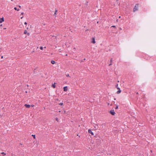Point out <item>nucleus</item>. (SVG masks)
<instances>
[{"label":"nucleus","instance_id":"obj_1","mask_svg":"<svg viewBox=\"0 0 156 156\" xmlns=\"http://www.w3.org/2000/svg\"><path fill=\"white\" fill-rule=\"evenodd\" d=\"M138 9V5L137 4H136L135 6L133 9V12H135V11H137Z\"/></svg>","mask_w":156,"mask_h":156},{"label":"nucleus","instance_id":"obj_2","mask_svg":"<svg viewBox=\"0 0 156 156\" xmlns=\"http://www.w3.org/2000/svg\"><path fill=\"white\" fill-rule=\"evenodd\" d=\"M110 113L112 115H114L115 114V112L114 110H111L110 112Z\"/></svg>","mask_w":156,"mask_h":156},{"label":"nucleus","instance_id":"obj_3","mask_svg":"<svg viewBox=\"0 0 156 156\" xmlns=\"http://www.w3.org/2000/svg\"><path fill=\"white\" fill-rule=\"evenodd\" d=\"M68 87L67 86L63 88L64 91H66L68 90Z\"/></svg>","mask_w":156,"mask_h":156},{"label":"nucleus","instance_id":"obj_4","mask_svg":"<svg viewBox=\"0 0 156 156\" xmlns=\"http://www.w3.org/2000/svg\"><path fill=\"white\" fill-rule=\"evenodd\" d=\"M88 133L90 134H91L92 135H93L94 133L90 129L88 130Z\"/></svg>","mask_w":156,"mask_h":156},{"label":"nucleus","instance_id":"obj_5","mask_svg":"<svg viewBox=\"0 0 156 156\" xmlns=\"http://www.w3.org/2000/svg\"><path fill=\"white\" fill-rule=\"evenodd\" d=\"M117 89H118V90L117 91V93L118 94H119L121 92V90L119 88H117Z\"/></svg>","mask_w":156,"mask_h":156},{"label":"nucleus","instance_id":"obj_6","mask_svg":"<svg viewBox=\"0 0 156 156\" xmlns=\"http://www.w3.org/2000/svg\"><path fill=\"white\" fill-rule=\"evenodd\" d=\"M92 43H93V44H95V39L94 37H93L92 38Z\"/></svg>","mask_w":156,"mask_h":156},{"label":"nucleus","instance_id":"obj_7","mask_svg":"<svg viewBox=\"0 0 156 156\" xmlns=\"http://www.w3.org/2000/svg\"><path fill=\"white\" fill-rule=\"evenodd\" d=\"M24 106L27 108H29L30 107V105H27V104H25L24 105Z\"/></svg>","mask_w":156,"mask_h":156},{"label":"nucleus","instance_id":"obj_8","mask_svg":"<svg viewBox=\"0 0 156 156\" xmlns=\"http://www.w3.org/2000/svg\"><path fill=\"white\" fill-rule=\"evenodd\" d=\"M4 18H2L0 19V23H2V22L4 21Z\"/></svg>","mask_w":156,"mask_h":156},{"label":"nucleus","instance_id":"obj_9","mask_svg":"<svg viewBox=\"0 0 156 156\" xmlns=\"http://www.w3.org/2000/svg\"><path fill=\"white\" fill-rule=\"evenodd\" d=\"M51 63L52 64H55V62L54 61V60H52L51 61Z\"/></svg>","mask_w":156,"mask_h":156},{"label":"nucleus","instance_id":"obj_10","mask_svg":"<svg viewBox=\"0 0 156 156\" xmlns=\"http://www.w3.org/2000/svg\"><path fill=\"white\" fill-rule=\"evenodd\" d=\"M98 125H97V124H96V125H95V126H94V127L96 129H98Z\"/></svg>","mask_w":156,"mask_h":156},{"label":"nucleus","instance_id":"obj_11","mask_svg":"<svg viewBox=\"0 0 156 156\" xmlns=\"http://www.w3.org/2000/svg\"><path fill=\"white\" fill-rule=\"evenodd\" d=\"M14 9L15 10H17L18 11H19V9H17V8L16 7H15L14 8Z\"/></svg>","mask_w":156,"mask_h":156},{"label":"nucleus","instance_id":"obj_12","mask_svg":"<svg viewBox=\"0 0 156 156\" xmlns=\"http://www.w3.org/2000/svg\"><path fill=\"white\" fill-rule=\"evenodd\" d=\"M27 33V31L26 30H24V34H26Z\"/></svg>","mask_w":156,"mask_h":156},{"label":"nucleus","instance_id":"obj_13","mask_svg":"<svg viewBox=\"0 0 156 156\" xmlns=\"http://www.w3.org/2000/svg\"><path fill=\"white\" fill-rule=\"evenodd\" d=\"M52 86L54 88H55L56 87L55 85V84H53L52 85Z\"/></svg>","mask_w":156,"mask_h":156},{"label":"nucleus","instance_id":"obj_14","mask_svg":"<svg viewBox=\"0 0 156 156\" xmlns=\"http://www.w3.org/2000/svg\"><path fill=\"white\" fill-rule=\"evenodd\" d=\"M57 12V10H56L55 11V12L54 13V15H56V12Z\"/></svg>","mask_w":156,"mask_h":156},{"label":"nucleus","instance_id":"obj_15","mask_svg":"<svg viewBox=\"0 0 156 156\" xmlns=\"http://www.w3.org/2000/svg\"><path fill=\"white\" fill-rule=\"evenodd\" d=\"M43 48H44V47H40V49L41 50H42L43 49Z\"/></svg>","mask_w":156,"mask_h":156},{"label":"nucleus","instance_id":"obj_16","mask_svg":"<svg viewBox=\"0 0 156 156\" xmlns=\"http://www.w3.org/2000/svg\"><path fill=\"white\" fill-rule=\"evenodd\" d=\"M34 138L35 139V135H32Z\"/></svg>","mask_w":156,"mask_h":156},{"label":"nucleus","instance_id":"obj_17","mask_svg":"<svg viewBox=\"0 0 156 156\" xmlns=\"http://www.w3.org/2000/svg\"><path fill=\"white\" fill-rule=\"evenodd\" d=\"M1 154H2L3 155H6V154L4 152H2Z\"/></svg>","mask_w":156,"mask_h":156},{"label":"nucleus","instance_id":"obj_18","mask_svg":"<svg viewBox=\"0 0 156 156\" xmlns=\"http://www.w3.org/2000/svg\"><path fill=\"white\" fill-rule=\"evenodd\" d=\"M66 76L67 77H70V76H69V74H66Z\"/></svg>","mask_w":156,"mask_h":156},{"label":"nucleus","instance_id":"obj_19","mask_svg":"<svg viewBox=\"0 0 156 156\" xmlns=\"http://www.w3.org/2000/svg\"><path fill=\"white\" fill-rule=\"evenodd\" d=\"M63 104V103H61L59 104V105H62Z\"/></svg>","mask_w":156,"mask_h":156},{"label":"nucleus","instance_id":"obj_20","mask_svg":"<svg viewBox=\"0 0 156 156\" xmlns=\"http://www.w3.org/2000/svg\"><path fill=\"white\" fill-rule=\"evenodd\" d=\"M118 106H116V107L115 108V109H117V108H118Z\"/></svg>","mask_w":156,"mask_h":156},{"label":"nucleus","instance_id":"obj_21","mask_svg":"<svg viewBox=\"0 0 156 156\" xmlns=\"http://www.w3.org/2000/svg\"><path fill=\"white\" fill-rule=\"evenodd\" d=\"M118 84H117L116 85V87L117 89V88H119V87H118Z\"/></svg>","mask_w":156,"mask_h":156},{"label":"nucleus","instance_id":"obj_22","mask_svg":"<svg viewBox=\"0 0 156 156\" xmlns=\"http://www.w3.org/2000/svg\"><path fill=\"white\" fill-rule=\"evenodd\" d=\"M112 58H111V59H110V62L111 63H112Z\"/></svg>","mask_w":156,"mask_h":156},{"label":"nucleus","instance_id":"obj_23","mask_svg":"<svg viewBox=\"0 0 156 156\" xmlns=\"http://www.w3.org/2000/svg\"><path fill=\"white\" fill-rule=\"evenodd\" d=\"M24 24H25V25H27V23L26 22H25L24 23Z\"/></svg>","mask_w":156,"mask_h":156},{"label":"nucleus","instance_id":"obj_24","mask_svg":"<svg viewBox=\"0 0 156 156\" xmlns=\"http://www.w3.org/2000/svg\"><path fill=\"white\" fill-rule=\"evenodd\" d=\"M112 27H115V26H112Z\"/></svg>","mask_w":156,"mask_h":156},{"label":"nucleus","instance_id":"obj_25","mask_svg":"<svg viewBox=\"0 0 156 156\" xmlns=\"http://www.w3.org/2000/svg\"><path fill=\"white\" fill-rule=\"evenodd\" d=\"M27 34L28 35H30V33H27Z\"/></svg>","mask_w":156,"mask_h":156},{"label":"nucleus","instance_id":"obj_26","mask_svg":"<svg viewBox=\"0 0 156 156\" xmlns=\"http://www.w3.org/2000/svg\"><path fill=\"white\" fill-rule=\"evenodd\" d=\"M24 14V13L23 12H22L21 13V15H23V14Z\"/></svg>","mask_w":156,"mask_h":156},{"label":"nucleus","instance_id":"obj_27","mask_svg":"<svg viewBox=\"0 0 156 156\" xmlns=\"http://www.w3.org/2000/svg\"><path fill=\"white\" fill-rule=\"evenodd\" d=\"M112 65V63H111L110 64H109V66H111V65Z\"/></svg>","mask_w":156,"mask_h":156},{"label":"nucleus","instance_id":"obj_28","mask_svg":"<svg viewBox=\"0 0 156 156\" xmlns=\"http://www.w3.org/2000/svg\"><path fill=\"white\" fill-rule=\"evenodd\" d=\"M19 7L20 8H21V6H20V5H19Z\"/></svg>","mask_w":156,"mask_h":156},{"label":"nucleus","instance_id":"obj_29","mask_svg":"<svg viewBox=\"0 0 156 156\" xmlns=\"http://www.w3.org/2000/svg\"><path fill=\"white\" fill-rule=\"evenodd\" d=\"M1 58H3V56H2Z\"/></svg>","mask_w":156,"mask_h":156},{"label":"nucleus","instance_id":"obj_30","mask_svg":"<svg viewBox=\"0 0 156 156\" xmlns=\"http://www.w3.org/2000/svg\"><path fill=\"white\" fill-rule=\"evenodd\" d=\"M23 16L21 17V19H22L23 18Z\"/></svg>","mask_w":156,"mask_h":156},{"label":"nucleus","instance_id":"obj_31","mask_svg":"<svg viewBox=\"0 0 156 156\" xmlns=\"http://www.w3.org/2000/svg\"><path fill=\"white\" fill-rule=\"evenodd\" d=\"M44 48H46V47H44Z\"/></svg>","mask_w":156,"mask_h":156},{"label":"nucleus","instance_id":"obj_32","mask_svg":"<svg viewBox=\"0 0 156 156\" xmlns=\"http://www.w3.org/2000/svg\"><path fill=\"white\" fill-rule=\"evenodd\" d=\"M56 120L58 121V119L57 118H56Z\"/></svg>","mask_w":156,"mask_h":156},{"label":"nucleus","instance_id":"obj_33","mask_svg":"<svg viewBox=\"0 0 156 156\" xmlns=\"http://www.w3.org/2000/svg\"><path fill=\"white\" fill-rule=\"evenodd\" d=\"M121 18V16H119V18Z\"/></svg>","mask_w":156,"mask_h":156},{"label":"nucleus","instance_id":"obj_34","mask_svg":"<svg viewBox=\"0 0 156 156\" xmlns=\"http://www.w3.org/2000/svg\"><path fill=\"white\" fill-rule=\"evenodd\" d=\"M117 82H119V80H118V81H117Z\"/></svg>","mask_w":156,"mask_h":156},{"label":"nucleus","instance_id":"obj_35","mask_svg":"<svg viewBox=\"0 0 156 156\" xmlns=\"http://www.w3.org/2000/svg\"><path fill=\"white\" fill-rule=\"evenodd\" d=\"M118 20H116V21H117V22H118Z\"/></svg>","mask_w":156,"mask_h":156},{"label":"nucleus","instance_id":"obj_36","mask_svg":"<svg viewBox=\"0 0 156 156\" xmlns=\"http://www.w3.org/2000/svg\"><path fill=\"white\" fill-rule=\"evenodd\" d=\"M4 29H6V28H4Z\"/></svg>","mask_w":156,"mask_h":156},{"label":"nucleus","instance_id":"obj_37","mask_svg":"<svg viewBox=\"0 0 156 156\" xmlns=\"http://www.w3.org/2000/svg\"><path fill=\"white\" fill-rule=\"evenodd\" d=\"M74 49H75V48H74Z\"/></svg>","mask_w":156,"mask_h":156},{"label":"nucleus","instance_id":"obj_38","mask_svg":"<svg viewBox=\"0 0 156 156\" xmlns=\"http://www.w3.org/2000/svg\"><path fill=\"white\" fill-rule=\"evenodd\" d=\"M66 56H67V54H66Z\"/></svg>","mask_w":156,"mask_h":156},{"label":"nucleus","instance_id":"obj_39","mask_svg":"<svg viewBox=\"0 0 156 156\" xmlns=\"http://www.w3.org/2000/svg\"><path fill=\"white\" fill-rule=\"evenodd\" d=\"M109 103H108V105H109Z\"/></svg>","mask_w":156,"mask_h":156},{"label":"nucleus","instance_id":"obj_40","mask_svg":"<svg viewBox=\"0 0 156 156\" xmlns=\"http://www.w3.org/2000/svg\"><path fill=\"white\" fill-rule=\"evenodd\" d=\"M11 0V1H12L13 0Z\"/></svg>","mask_w":156,"mask_h":156}]
</instances>
